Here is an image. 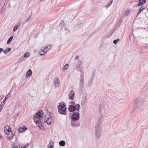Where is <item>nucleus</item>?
I'll list each match as a JSON object with an SVG mask.
<instances>
[{
	"label": "nucleus",
	"mask_w": 148,
	"mask_h": 148,
	"mask_svg": "<svg viewBox=\"0 0 148 148\" xmlns=\"http://www.w3.org/2000/svg\"><path fill=\"white\" fill-rule=\"evenodd\" d=\"M130 12L129 10H126L124 14V16H127L128 15L130 14Z\"/></svg>",
	"instance_id": "obj_27"
},
{
	"label": "nucleus",
	"mask_w": 148,
	"mask_h": 148,
	"mask_svg": "<svg viewBox=\"0 0 148 148\" xmlns=\"http://www.w3.org/2000/svg\"><path fill=\"white\" fill-rule=\"evenodd\" d=\"M4 49L2 48H0V54L1 53V52L3 51Z\"/></svg>",
	"instance_id": "obj_38"
},
{
	"label": "nucleus",
	"mask_w": 148,
	"mask_h": 148,
	"mask_svg": "<svg viewBox=\"0 0 148 148\" xmlns=\"http://www.w3.org/2000/svg\"><path fill=\"white\" fill-rule=\"evenodd\" d=\"M5 101H4V100L3 101H2L1 103V105L0 106H2V107H3L4 106V105H5Z\"/></svg>",
	"instance_id": "obj_33"
},
{
	"label": "nucleus",
	"mask_w": 148,
	"mask_h": 148,
	"mask_svg": "<svg viewBox=\"0 0 148 148\" xmlns=\"http://www.w3.org/2000/svg\"><path fill=\"white\" fill-rule=\"evenodd\" d=\"M29 53H25L24 54V57L25 58H27L29 57V56H28Z\"/></svg>",
	"instance_id": "obj_31"
},
{
	"label": "nucleus",
	"mask_w": 148,
	"mask_h": 148,
	"mask_svg": "<svg viewBox=\"0 0 148 148\" xmlns=\"http://www.w3.org/2000/svg\"><path fill=\"white\" fill-rule=\"evenodd\" d=\"M13 38V36H12L8 38V40L7 41V44H9L10 43V42H11V40H12Z\"/></svg>",
	"instance_id": "obj_23"
},
{
	"label": "nucleus",
	"mask_w": 148,
	"mask_h": 148,
	"mask_svg": "<svg viewBox=\"0 0 148 148\" xmlns=\"http://www.w3.org/2000/svg\"><path fill=\"white\" fill-rule=\"evenodd\" d=\"M87 95L84 96L83 97L82 99V100L81 101V106L83 105L86 101V98Z\"/></svg>",
	"instance_id": "obj_14"
},
{
	"label": "nucleus",
	"mask_w": 148,
	"mask_h": 148,
	"mask_svg": "<svg viewBox=\"0 0 148 148\" xmlns=\"http://www.w3.org/2000/svg\"><path fill=\"white\" fill-rule=\"evenodd\" d=\"M70 104L72 105H74V106L75 105V103L73 102V101H71L70 103Z\"/></svg>",
	"instance_id": "obj_37"
},
{
	"label": "nucleus",
	"mask_w": 148,
	"mask_h": 148,
	"mask_svg": "<svg viewBox=\"0 0 148 148\" xmlns=\"http://www.w3.org/2000/svg\"><path fill=\"white\" fill-rule=\"evenodd\" d=\"M27 130V128L25 127H20L19 129V131L21 133L24 132Z\"/></svg>",
	"instance_id": "obj_17"
},
{
	"label": "nucleus",
	"mask_w": 148,
	"mask_h": 148,
	"mask_svg": "<svg viewBox=\"0 0 148 148\" xmlns=\"http://www.w3.org/2000/svg\"><path fill=\"white\" fill-rule=\"evenodd\" d=\"M113 2V0H111L108 3V5L105 6V8L108 7L110 6Z\"/></svg>",
	"instance_id": "obj_25"
},
{
	"label": "nucleus",
	"mask_w": 148,
	"mask_h": 148,
	"mask_svg": "<svg viewBox=\"0 0 148 148\" xmlns=\"http://www.w3.org/2000/svg\"><path fill=\"white\" fill-rule=\"evenodd\" d=\"M19 27H18V26H17L16 25V26H15L14 28H13V31L14 32H15V31Z\"/></svg>",
	"instance_id": "obj_36"
},
{
	"label": "nucleus",
	"mask_w": 148,
	"mask_h": 148,
	"mask_svg": "<svg viewBox=\"0 0 148 148\" xmlns=\"http://www.w3.org/2000/svg\"><path fill=\"white\" fill-rule=\"evenodd\" d=\"M11 129L10 127L8 128L7 130V132H8V134H7V132H5V130H4L5 133L8 134L7 137L8 138L9 140L12 139L14 136L13 134L11 131Z\"/></svg>",
	"instance_id": "obj_7"
},
{
	"label": "nucleus",
	"mask_w": 148,
	"mask_h": 148,
	"mask_svg": "<svg viewBox=\"0 0 148 148\" xmlns=\"http://www.w3.org/2000/svg\"><path fill=\"white\" fill-rule=\"evenodd\" d=\"M45 53H46V51L44 49H42L41 51H40V54L41 56H43Z\"/></svg>",
	"instance_id": "obj_22"
},
{
	"label": "nucleus",
	"mask_w": 148,
	"mask_h": 148,
	"mask_svg": "<svg viewBox=\"0 0 148 148\" xmlns=\"http://www.w3.org/2000/svg\"><path fill=\"white\" fill-rule=\"evenodd\" d=\"M147 148H148V147Z\"/></svg>",
	"instance_id": "obj_48"
},
{
	"label": "nucleus",
	"mask_w": 148,
	"mask_h": 148,
	"mask_svg": "<svg viewBox=\"0 0 148 148\" xmlns=\"http://www.w3.org/2000/svg\"><path fill=\"white\" fill-rule=\"evenodd\" d=\"M31 16H29V17L25 21V22H27L31 20Z\"/></svg>",
	"instance_id": "obj_34"
},
{
	"label": "nucleus",
	"mask_w": 148,
	"mask_h": 148,
	"mask_svg": "<svg viewBox=\"0 0 148 148\" xmlns=\"http://www.w3.org/2000/svg\"><path fill=\"white\" fill-rule=\"evenodd\" d=\"M65 144V142L64 140H61L59 142V145L61 146H64Z\"/></svg>",
	"instance_id": "obj_19"
},
{
	"label": "nucleus",
	"mask_w": 148,
	"mask_h": 148,
	"mask_svg": "<svg viewBox=\"0 0 148 148\" xmlns=\"http://www.w3.org/2000/svg\"><path fill=\"white\" fill-rule=\"evenodd\" d=\"M79 113L76 112H73L71 116V120L73 121L77 120L79 119Z\"/></svg>",
	"instance_id": "obj_6"
},
{
	"label": "nucleus",
	"mask_w": 148,
	"mask_h": 148,
	"mask_svg": "<svg viewBox=\"0 0 148 148\" xmlns=\"http://www.w3.org/2000/svg\"><path fill=\"white\" fill-rule=\"evenodd\" d=\"M64 30L65 31V33L66 34H69L70 33L69 30L67 28L65 27L64 28Z\"/></svg>",
	"instance_id": "obj_26"
},
{
	"label": "nucleus",
	"mask_w": 148,
	"mask_h": 148,
	"mask_svg": "<svg viewBox=\"0 0 148 148\" xmlns=\"http://www.w3.org/2000/svg\"><path fill=\"white\" fill-rule=\"evenodd\" d=\"M119 40H120L118 38L116 40H114L113 41V42L114 44H116L117 42L119 41Z\"/></svg>",
	"instance_id": "obj_32"
},
{
	"label": "nucleus",
	"mask_w": 148,
	"mask_h": 148,
	"mask_svg": "<svg viewBox=\"0 0 148 148\" xmlns=\"http://www.w3.org/2000/svg\"><path fill=\"white\" fill-rule=\"evenodd\" d=\"M10 95H11L10 94V92L7 95H6V96L4 98V101H6L7 99L8 98L10 97Z\"/></svg>",
	"instance_id": "obj_28"
},
{
	"label": "nucleus",
	"mask_w": 148,
	"mask_h": 148,
	"mask_svg": "<svg viewBox=\"0 0 148 148\" xmlns=\"http://www.w3.org/2000/svg\"><path fill=\"white\" fill-rule=\"evenodd\" d=\"M101 108H102V106H101Z\"/></svg>",
	"instance_id": "obj_45"
},
{
	"label": "nucleus",
	"mask_w": 148,
	"mask_h": 148,
	"mask_svg": "<svg viewBox=\"0 0 148 148\" xmlns=\"http://www.w3.org/2000/svg\"><path fill=\"white\" fill-rule=\"evenodd\" d=\"M12 148H18V147L16 145H14L12 147Z\"/></svg>",
	"instance_id": "obj_40"
},
{
	"label": "nucleus",
	"mask_w": 148,
	"mask_h": 148,
	"mask_svg": "<svg viewBox=\"0 0 148 148\" xmlns=\"http://www.w3.org/2000/svg\"><path fill=\"white\" fill-rule=\"evenodd\" d=\"M75 93L74 91L71 90L69 93V98L71 100H73L74 99V97Z\"/></svg>",
	"instance_id": "obj_11"
},
{
	"label": "nucleus",
	"mask_w": 148,
	"mask_h": 148,
	"mask_svg": "<svg viewBox=\"0 0 148 148\" xmlns=\"http://www.w3.org/2000/svg\"><path fill=\"white\" fill-rule=\"evenodd\" d=\"M77 120H72L71 122V126L73 128L79 127L80 126V123Z\"/></svg>",
	"instance_id": "obj_8"
},
{
	"label": "nucleus",
	"mask_w": 148,
	"mask_h": 148,
	"mask_svg": "<svg viewBox=\"0 0 148 148\" xmlns=\"http://www.w3.org/2000/svg\"><path fill=\"white\" fill-rule=\"evenodd\" d=\"M103 119V116H101L99 118L95 126L98 125L99 127H101V125Z\"/></svg>",
	"instance_id": "obj_10"
},
{
	"label": "nucleus",
	"mask_w": 148,
	"mask_h": 148,
	"mask_svg": "<svg viewBox=\"0 0 148 148\" xmlns=\"http://www.w3.org/2000/svg\"><path fill=\"white\" fill-rule=\"evenodd\" d=\"M11 50V48H6L4 51H3V53L5 54H6L8 53Z\"/></svg>",
	"instance_id": "obj_21"
},
{
	"label": "nucleus",
	"mask_w": 148,
	"mask_h": 148,
	"mask_svg": "<svg viewBox=\"0 0 148 148\" xmlns=\"http://www.w3.org/2000/svg\"><path fill=\"white\" fill-rule=\"evenodd\" d=\"M53 142H51L49 144L48 148H53Z\"/></svg>",
	"instance_id": "obj_20"
},
{
	"label": "nucleus",
	"mask_w": 148,
	"mask_h": 148,
	"mask_svg": "<svg viewBox=\"0 0 148 148\" xmlns=\"http://www.w3.org/2000/svg\"><path fill=\"white\" fill-rule=\"evenodd\" d=\"M144 9V8H143L142 7H141L139 9V10L138 12V14H137V15H138L139 14H140L141 12V11Z\"/></svg>",
	"instance_id": "obj_30"
},
{
	"label": "nucleus",
	"mask_w": 148,
	"mask_h": 148,
	"mask_svg": "<svg viewBox=\"0 0 148 148\" xmlns=\"http://www.w3.org/2000/svg\"><path fill=\"white\" fill-rule=\"evenodd\" d=\"M101 127H99L97 125L95 127V134L97 138H99L101 134Z\"/></svg>",
	"instance_id": "obj_4"
},
{
	"label": "nucleus",
	"mask_w": 148,
	"mask_h": 148,
	"mask_svg": "<svg viewBox=\"0 0 148 148\" xmlns=\"http://www.w3.org/2000/svg\"><path fill=\"white\" fill-rule=\"evenodd\" d=\"M43 115V112L42 110H40L39 112L36 113L33 118L34 122L39 127L42 126V122L40 119L42 118Z\"/></svg>",
	"instance_id": "obj_1"
},
{
	"label": "nucleus",
	"mask_w": 148,
	"mask_h": 148,
	"mask_svg": "<svg viewBox=\"0 0 148 148\" xmlns=\"http://www.w3.org/2000/svg\"><path fill=\"white\" fill-rule=\"evenodd\" d=\"M6 127V126H5V129Z\"/></svg>",
	"instance_id": "obj_46"
},
{
	"label": "nucleus",
	"mask_w": 148,
	"mask_h": 148,
	"mask_svg": "<svg viewBox=\"0 0 148 148\" xmlns=\"http://www.w3.org/2000/svg\"><path fill=\"white\" fill-rule=\"evenodd\" d=\"M28 144H27L26 145H25L24 147H22V146L21 147L22 148H26V147L27 146Z\"/></svg>",
	"instance_id": "obj_41"
},
{
	"label": "nucleus",
	"mask_w": 148,
	"mask_h": 148,
	"mask_svg": "<svg viewBox=\"0 0 148 148\" xmlns=\"http://www.w3.org/2000/svg\"><path fill=\"white\" fill-rule=\"evenodd\" d=\"M21 21H19L18 22V23L17 24V26H18V27H19L21 25Z\"/></svg>",
	"instance_id": "obj_35"
},
{
	"label": "nucleus",
	"mask_w": 148,
	"mask_h": 148,
	"mask_svg": "<svg viewBox=\"0 0 148 148\" xmlns=\"http://www.w3.org/2000/svg\"><path fill=\"white\" fill-rule=\"evenodd\" d=\"M147 11H148V9L147 10Z\"/></svg>",
	"instance_id": "obj_47"
},
{
	"label": "nucleus",
	"mask_w": 148,
	"mask_h": 148,
	"mask_svg": "<svg viewBox=\"0 0 148 148\" xmlns=\"http://www.w3.org/2000/svg\"><path fill=\"white\" fill-rule=\"evenodd\" d=\"M2 107L1 106H0V110H1V108H2Z\"/></svg>",
	"instance_id": "obj_43"
},
{
	"label": "nucleus",
	"mask_w": 148,
	"mask_h": 148,
	"mask_svg": "<svg viewBox=\"0 0 148 148\" xmlns=\"http://www.w3.org/2000/svg\"><path fill=\"white\" fill-rule=\"evenodd\" d=\"M32 71L31 69L29 70L27 72L26 74V77H28V76H30L32 75Z\"/></svg>",
	"instance_id": "obj_18"
},
{
	"label": "nucleus",
	"mask_w": 148,
	"mask_h": 148,
	"mask_svg": "<svg viewBox=\"0 0 148 148\" xmlns=\"http://www.w3.org/2000/svg\"><path fill=\"white\" fill-rule=\"evenodd\" d=\"M47 114H45L44 118V120L47 124L50 125L51 123V117L50 116V113L47 112L48 111L46 110Z\"/></svg>",
	"instance_id": "obj_5"
},
{
	"label": "nucleus",
	"mask_w": 148,
	"mask_h": 148,
	"mask_svg": "<svg viewBox=\"0 0 148 148\" xmlns=\"http://www.w3.org/2000/svg\"><path fill=\"white\" fill-rule=\"evenodd\" d=\"M51 48V46L49 45L47 46H46L44 47V49L46 51V53H47V52Z\"/></svg>",
	"instance_id": "obj_16"
},
{
	"label": "nucleus",
	"mask_w": 148,
	"mask_h": 148,
	"mask_svg": "<svg viewBox=\"0 0 148 148\" xmlns=\"http://www.w3.org/2000/svg\"><path fill=\"white\" fill-rule=\"evenodd\" d=\"M54 84L56 87H58L59 86V79L58 78H55L53 80Z\"/></svg>",
	"instance_id": "obj_13"
},
{
	"label": "nucleus",
	"mask_w": 148,
	"mask_h": 148,
	"mask_svg": "<svg viewBox=\"0 0 148 148\" xmlns=\"http://www.w3.org/2000/svg\"><path fill=\"white\" fill-rule=\"evenodd\" d=\"M143 102V100L141 97H138L136 99V106L137 108H140L141 110L143 109L142 104Z\"/></svg>",
	"instance_id": "obj_3"
},
{
	"label": "nucleus",
	"mask_w": 148,
	"mask_h": 148,
	"mask_svg": "<svg viewBox=\"0 0 148 148\" xmlns=\"http://www.w3.org/2000/svg\"><path fill=\"white\" fill-rule=\"evenodd\" d=\"M58 112L61 114L66 115V108L65 104H60L58 106Z\"/></svg>",
	"instance_id": "obj_2"
},
{
	"label": "nucleus",
	"mask_w": 148,
	"mask_h": 148,
	"mask_svg": "<svg viewBox=\"0 0 148 148\" xmlns=\"http://www.w3.org/2000/svg\"><path fill=\"white\" fill-rule=\"evenodd\" d=\"M79 58V56H76L75 57V59H77Z\"/></svg>",
	"instance_id": "obj_42"
},
{
	"label": "nucleus",
	"mask_w": 148,
	"mask_h": 148,
	"mask_svg": "<svg viewBox=\"0 0 148 148\" xmlns=\"http://www.w3.org/2000/svg\"><path fill=\"white\" fill-rule=\"evenodd\" d=\"M112 34H113V33H112L111 35H112Z\"/></svg>",
	"instance_id": "obj_44"
},
{
	"label": "nucleus",
	"mask_w": 148,
	"mask_h": 148,
	"mask_svg": "<svg viewBox=\"0 0 148 148\" xmlns=\"http://www.w3.org/2000/svg\"><path fill=\"white\" fill-rule=\"evenodd\" d=\"M146 2L145 0H139V3L138 5V6H142Z\"/></svg>",
	"instance_id": "obj_15"
},
{
	"label": "nucleus",
	"mask_w": 148,
	"mask_h": 148,
	"mask_svg": "<svg viewBox=\"0 0 148 148\" xmlns=\"http://www.w3.org/2000/svg\"><path fill=\"white\" fill-rule=\"evenodd\" d=\"M4 96H0V102L2 100V99L3 98Z\"/></svg>",
	"instance_id": "obj_39"
},
{
	"label": "nucleus",
	"mask_w": 148,
	"mask_h": 148,
	"mask_svg": "<svg viewBox=\"0 0 148 148\" xmlns=\"http://www.w3.org/2000/svg\"><path fill=\"white\" fill-rule=\"evenodd\" d=\"M76 108V110L78 111L80 108V106L79 104H77L74 106Z\"/></svg>",
	"instance_id": "obj_24"
},
{
	"label": "nucleus",
	"mask_w": 148,
	"mask_h": 148,
	"mask_svg": "<svg viewBox=\"0 0 148 148\" xmlns=\"http://www.w3.org/2000/svg\"><path fill=\"white\" fill-rule=\"evenodd\" d=\"M68 109L69 111L70 112H73L76 110L75 107L72 105L69 106Z\"/></svg>",
	"instance_id": "obj_12"
},
{
	"label": "nucleus",
	"mask_w": 148,
	"mask_h": 148,
	"mask_svg": "<svg viewBox=\"0 0 148 148\" xmlns=\"http://www.w3.org/2000/svg\"><path fill=\"white\" fill-rule=\"evenodd\" d=\"M84 82V78L83 76H82L81 77L80 82L79 83V87L81 90H82L84 88V85L83 83Z\"/></svg>",
	"instance_id": "obj_9"
},
{
	"label": "nucleus",
	"mask_w": 148,
	"mask_h": 148,
	"mask_svg": "<svg viewBox=\"0 0 148 148\" xmlns=\"http://www.w3.org/2000/svg\"><path fill=\"white\" fill-rule=\"evenodd\" d=\"M68 66L69 65L68 64H65L63 68V71H64L65 69H67L68 68Z\"/></svg>",
	"instance_id": "obj_29"
}]
</instances>
